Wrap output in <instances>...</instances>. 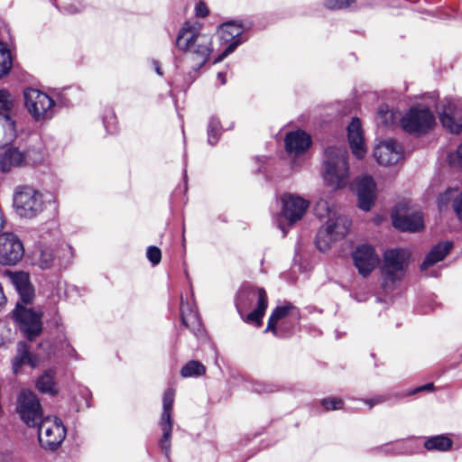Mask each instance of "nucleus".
Returning a JSON list of instances; mask_svg holds the SVG:
<instances>
[{
	"label": "nucleus",
	"instance_id": "obj_1",
	"mask_svg": "<svg viewBox=\"0 0 462 462\" xmlns=\"http://www.w3.org/2000/svg\"><path fill=\"white\" fill-rule=\"evenodd\" d=\"M315 214L320 219H325L316 236V245L319 251L326 252L332 244L343 239L349 232L351 220L340 214L335 207L320 199L315 205Z\"/></svg>",
	"mask_w": 462,
	"mask_h": 462
},
{
	"label": "nucleus",
	"instance_id": "obj_2",
	"mask_svg": "<svg viewBox=\"0 0 462 462\" xmlns=\"http://www.w3.org/2000/svg\"><path fill=\"white\" fill-rule=\"evenodd\" d=\"M176 46L183 51V59L191 62V67L195 71L203 67L213 50L211 36L200 33L197 27L189 23H186L180 31Z\"/></svg>",
	"mask_w": 462,
	"mask_h": 462
},
{
	"label": "nucleus",
	"instance_id": "obj_3",
	"mask_svg": "<svg viewBox=\"0 0 462 462\" xmlns=\"http://www.w3.org/2000/svg\"><path fill=\"white\" fill-rule=\"evenodd\" d=\"M267 305V295L262 288L245 287L237 293L236 306L245 322L254 323L259 327Z\"/></svg>",
	"mask_w": 462,
	"mask_h": 462
},
{
	"label": "nucleus",
	"instance_id": "obj_4",
	"mask_svg": "<svg viewBox=\"0 0 462 462\" xmlns=\"http://www.w3.org/2000/svg\"><path fill=\"white\" fill-rule=\"evenodd\" d=\"M324 181L333 189H341L348 183L347 151L343 146L327 148L323 160Z\"/></svg>",
	"mask_w": 462,
	"mask_h": 462
},
{
	"label": "nucleus",
	"instance_id": "obj_5",
	"mask_svg": "<svg viewBox=\"0 0 462 462\" xmlns=\"http://www.w3.org/2000/svg\"><path fill=\"white\" fill-rule=\"evenodd\" d=\"M407 249L396 248L386 250L382 267L383 287L393 291L403 278L410 260Z\"/></svg>",
	"mask_w": 462,
	"mask_h": 462
},
{
	"label": "nucleus",
	"instance_id": "obj_6",
	"mask_svg": "<svg viewBox=\"0 0 462 462\" xmlns=\"http://www.w3.org/2000/svg\"><path fill=\"white\" fill-rule=\"evenodd\" d=\"M23 101L27 112L35 121H46L53 117L55 101L40 89L26 88L23 90Z\"/></svg>",
	"mask_w": 462,
	"mask_h": 462
},
{
	"label": "nucleus",
	"instance_id": "obj_7",
	"mask_svg": "<svg viewBox=\"0 0 462 462\" xmlns=\"http://www.w3.org/2000/svg\"><path fill=\"white\" fill-rule=\"evenodd\" d=\"M14 207L18 215L33 218L44 208L42 194L31 186H19L14 193Z\"/></svg>",
	"mask_w": 462,
	"mask_h": 462
},
{
	"label": "nucleus",
	"instance_id": "obj_8",
	"mask_svg": "<svg viewBox=\"0 0 462 462\" xmlns=\"http://www.w3.org/2000/svg\"><path fill=\"white\" fill-rule=\"evenodd\" d=\"M37 427L39 441L44 448L55 449L65 439L66 430L57 417H47Z\"/></svg>",
	"mask_w": 462,
	"mask_h": 462
},
{
	"label": "nucleus",
	"instance_id": "obj_9",
	"mask_svg": "<svg viewBox=\"0 0 462 462\" xmlns=\"http://www.w3.org/2000/svg\"><path fill=\"white\" fill-rule=\"evenodd\" d=\"M175 398V392L171 388L165 390L162 398V412L159 420V426L162 436L160 439V447L166 457L171 451V432L173 427L172 410Z\"/></svg>",
	"mask_w": 462,
	"mask_h": 462
},
{
	"label": "nucleus",
	"instance_id": "obj_10",
	"mask_svg": "<svg viewBox=\"0 0 462 462\" xmlns=\"http://www.w3.org/2000/svg\"><path fill=\"white\" fill-rule=\"evenodd\" d=\"M17 412L28 427H36L42 420L41 403L34 393L23 390L17 400Z\"/></svg>",
	"mask_w": 462,
	"mask_h": 462
},
{
	"label": "nucleus",
	"instance_id": "obj_11",
	"mask_svg": "<svg viewBox=\"0 0 462 462\" xmlns=\"http://www.w3.org/2000/svg\"><path fill=\"white\" fill-rule=\"evenodd\" d=\"M439 120L444 128L452 134L462 131V98H446L439 108Z\"/></svg>",
	"mask_w": 462,
	"mask_h": 462
},
{
	"label": "nucleus",
	"instance_id": "obj_12",
	"mask_svg": "<svg viewBox=\"0 0 462 462\" xmlns=\"http://www.w3.org/2000/svg\"><path fill=\"white\" fill-rule=\"evenodd\" d=\"M435 123V117L429 108H411L402 118V128L408 133H425Z\"/></svg>",
	"mask_w": 462,
	"mask_h": 462
},
{
	"label": "nucleus",
	"instance_id": "obj_13",
	"mask_svg": "<svg viewBox=\"0 0 462 462\" xmlns=\"http://www.w3.org/2000/svg\"><path fill=\"white\" fill-rule=\"evenodd\" d=\"M14 316L19 323L21 330L29 340H32L40 335L42 331V315L40 313L17 304Z\"/></svg>",
	"mask_w": 462,
	"mask_h": 462
},
{
	"label": "nucleus",
	"instance_id": "obj_14",
	"mask_svg": "<svg viewBox=\"0 0 462 462\" xmlns=\"http://www.w3.org/2000/svg\"><path fill=\"white\" fill-rule=\"evenodd\" d=\"M282 217H283L290 226L300 220L305 215L310 201L299 195L285 193L281 198Z\"/></svg>",
	"mask_w": 462,
	"mask_h": 462
},
{
	"label": "nucleus",
	"instance_id": "obj_15",
	"mask_svg": "<svg viewBox=\"0 0 462 462\" xmlns=\"http://www.w3.org/2000/svg\"><path fill=\"white\" fill-rule=\"evenodd\" d=\"M355 266L358 273L365 277L379 263V257L372 245L364 244L358 245L352 254Z\"/></svg>",
	"mask_w": 462,
	"mask_h": 462
},
{
	"label": "nucleus",
	"instance_id": "obj_16",
	"mask_svg": "<svg viewBox=\"0 0 462 462\" xmlns=\"http://www.w3.org/2000/svg\"><path fill=\"white\" fill-rule=\"evenodd\" d=\"M374 156L381 165L388 166L397 163L403 156V149L395 140L389 139L377 144Z\"/></svg>",
	"mask_w": 462,
	"mask_h": 462
},
{
	"label": "nucleus",
	"instance_id": "obj_17",
	"mask_svg": "<svg viewBox=\"0 0 462 462\" xmlns=\"http://www.w3.org/2000/svg\"><path fill=\"white\" fill-rule=\"evenodd\" d=\"M283 319H288L291 326H295L300 319L299 310L289 302L276 307L269 318L265 332L271 331L273 335H278L277 324Z\"/></svg>",
	"mask_w": 462,
	"mask_h": 462
},
{
	"label": "nucleus",
	"instance_id": "obj_18",
	"mask_svg": "<svg viewBox=\"0 0 462 462\" xmlns=\"http://www.w3.org/2000/svg\"><path fill=\"white\" fill-rule=\"evenodd\" d=\"M358 207L369 211L375 199V183L371 176L364 175L356 180Z\"/></svg>",
	"mask_w": 462,
	"mask_h": 462
},
{
	"label": "nucleus",
	"instance_id": "obj_19",
	"mask_svg": "<svg viewBox=\"0 0 462 462\" xmlns=\"http://www.w3.org/2000/svg\"><path fill=\"white\" fill-rule=\"evenodd\" d=\"M219 34L220 38L225 42H228L233 41L226 49L215 60L214 63L219 62L223 60L226 56L232 53L236 48L240 44L239 40H236V37L241 35L243 32V28L240 23L236 22H228L222 24L219 27Z\"/></svg>",
	"mask_w": 462,
	"mask_h": 462
},
{
	"label": "nucleus",
	"instance_id": "obj_20",
	"mask_svg": "<svg viewBox=\"0 0 462 462\" xmlns=\"http://www.w3.org/2000/svg\"><path fill=\"white\" fill-rule=\"evenodd\" d=\"M26 158L25 152L19 148L6 147L0 152V171L8 173L16 168L23 167L26 164Z\"/></svg>",
	"mask_w": 462,
	"mask_h": 462
},
{
	"label": "nucleus",
	"instance_id": "obj_21",
	"mask_svg": "<svg viewBox=\"0 0 462 462\" xmlns=\"http://www.w3.org/2000/svg\"><path fill=\"white\" fill-rule=\"evenodd\" d=\"M393 225L401 231L416 232L423 228V217L420 212L411 211V213L393 214Z\"/></svg>",
	"mask_w": 462,
	"mask_h": 462
},
{
	"label": "nucleus",
	"instance_id": "obj_22",
	"mask_svg": "<svg viewBox=\"0 0 462 462\" xmlns=\"http://www.w3.org/2000/svg\"><path fill=\"white\" fill-rule=\"evenodd\" d=\"M347 137L353 154L362 159L366 153L361 123L358 118H353L347 127Z\"/></svg>",
	"mask_w": 462,
	"mask_h": 462
},
{
	"label": "nucleus",
	"instance_id": "obj_23",
	"mask_svg": "<svg viewBox=\"0 0 462 462\" xmlns=\"http://www.w3.org/2000/svg\"><path fill=\"white\" fill-rule=\"evenodd\" d=\"M8 275L22 301L25 304L30 303L33 299L34 290L30 282L29 274L23 272H8Z\"/></svg>",
	"mask_w": 462,
	"mask_h": 462
},
{
	"label": "nucleus",
	"instance_id": "obj_24",
	"mask_svg": "<svg viewBox=\"0 0 462 462\" xmlns=\"http://www.w3.org/2000/svg\"><path fill=\"white\" fill-rule=\"evenodd\" d=\"M284 143L287 152L297 155L310 147L311 139L304 131L297 130L287 134Z\"/></svg>",
	"mask_w": 462,
	"mask_h": 462
},
{
	"label": "nucleus",
	"instance_id": "obj_25",
	"mask_svg": "<svg viewBox=\"0 0 462 462\" xmlns=\"http://www.w3.org/2000/svg\"><path fill=\"white\" fill-rule=\"evenodd\" d=\"M180 315L182 324L187 327L196 337L203 334L200 318L196 310L192 309L188 303L181 299Z\"/></svg>",
	"mask_w": 462,
	"mask_h": 462
},
{
	"label": "nucleus",
	"instance_id": "obj_26",
	"mask_svg": "<svg viewBox=\"0 0 462 462\" xmlns=\"http://www.w3.org/2000/svg\"><path fill=\"white\" fill-rule=\"evenodd\" d=\"M452 248L451 242H441L435 245L428 254L425 260L421 263V271H426L436 263L442 261Z\"/></svg>",
	"mask_w": 462,
	"mask_h": 462
},
{
	"label": "nucleus",
	"instance_id": "obj_27",
	"mask_svg": "<svg viewBox=\"0 0 462 462\" xmlns=\"http://www.w3.org/2000/svg\"><path fill=\"white\" fill-rule=\"evenodd\" d=\"M23 365H30L32 367L36 365L33 356L30 353L29 346L24 342H19L17 344V354L13 361V370L14 374L18 373V370Z\"/></svg>",
	"mask_w": 462,
	"mask_h": 462
},
{
	"label": "nucleus",
	"instance_id": "obj_28",
	"mask_svg": "<svg viewBox=\"0 0 462 462\" xmlns=\"http://www.w3.org/2000/svg\"><path fill=\"white\" fill-rule=\"evenodd\" d=\"M32 262L41 269H49L54 262L53 251L49 246L40 245L32 253Z\"/></svg>",
	"mask_w": 462,
	"mask_h": 462
},
{
	"label": "nucleus",
	"instance_id": "obj_29",
	"mask_svg": "<svg viewBox=\"0 0 462 462\" xmlns=\"http://www.w3.org/2000/svg\"><path fill=\"white\" fill-rule=\"evenodd\" d=\"M17 101L15 97L7 89H0V117L15 114Z\"/></svg>",
	"mask_w": 462,
	"mask_h": 462
},
{
	"label": "nucleus",
	"instance_id": "obj_30",
	"mask_svg": "<svg viewBox=\"0 0 462 462\" xmlns=\"http://www.w3.org/2000/svg\"><path fill=\"white\" fill-rule=\"evenodd\" d=\"M15 114L2 116L0 123V131H3V142L10 143L15 139L17 135L16 123L14 120Z\"/></svg>",
	"mask_w": 462,
	"mask_h": 462
},
{
	"label": "nucleus",
	"instance_id": "obj_31",
	"mask_svg": "<svg viewBox=\"0 0 462 462\" xmlns=\"http://www.w3.org/2000/svg\"><path fill=\"white\" fill-rule=\"evenodd\" d=\"M37 389L43 393L55 395L57 393L54 374L52 371L42 374L36 381Z\"/></svg>",
	"mask_w": 462,
	"mask_h": 462
},
{
	"label": "nucleus",
	"instance_id": "obj_32",
	"mask_svg": "<svg viewBox=\"0 0 462 462\" xmlns=\"http://www.w3.org/2000/svg\"><path fill=\"white\" fill-rule=\"evenodd\" d=\"M452 440L444 435L432 437L425 441L424 447L428 450L448 451L452 447Z\"/></svg>",
	"mask_w": 462,
	"mask_h": 462
},
{
	"label": "nucleus",
	"instance_id": "obj_33",
	"mask_svg": "<svg viewBox=\"0 0 462 462\" xmlns=\"http://www.w3.org/2000/svg\"><path fill=\"white\" fill-rule=\"evenodd\" d=\"M206 372L205 366L199 361L188 362L180 370L182 377L200 376Z\"/></svg>",
	"mask_w": 462,
	"mask_h": 462
},
{
	"label": "nucleus",
	"instance_id": "obj_34",
	"mask_svg": "<svg viewBox=\"0 0 462 462\" xmlns=\"http://www.w3.org/2000/svg\"><path fill=\"white\" fill-rule=\"evenodd\" d=\"M12 64L13 61L9 50L0 42V79L8 74Z\"/></svg>",
	"mask_w": 462,
	"mask_h": 462
},
{
	"label": "nucleus",
	"instance_id": "obj_35",
	"mask_svg": "<svg viewBox=\"0 0 462 462\" xmlns=\"http://www.w3.org/2000/svg\"><path fill=\"white\" fill-rule=\"evenodd\" d=\"M221 134V126L220 122L215 118L212 117L209 120L208 127V142L209 144L214 145L217 143V142L219 139V136Z\"/></svg>",
	"mask_w": 462,
	"mask_h": 462
},
{
	"label": "nucleus",
	"instance_id": "obj_36",
	"mask_svg": "<svg viewBox=\"0 0 462 462\" xmlns=\"http://www.w3.org/2000/svg\"><path fill=\"white\" fill-rule=\"evenodd\" d=\"M457 191V190L456 189H448L445 192L441 193L439 196L438 206L440 210L445 208L448 205V203L450 202L451 199H455V198L457 196L456 195Z\"/></svg>",
	"mask_w": 462,
	"mask_h": 462
},
{
	"label": "nucleus",
	"instance_id": "obj_37",
	"mask_svg": "<svg viewBox=\"0 0 462 462\" xmlns=\"http://www.w3.org/2000/svg\"><path fill=\"white\" fill-rule=\"evenodd\" d=\"M343 403V400L337 397L325 398L321 401V405L327 411L342 409Z\"/></svg>",
	"mask_w": 462,
	"mask_h": 462
},
{
	"label": "nucleus",
	"instance_id": "obj_38",
	"mask_svg": "<svg viewBox=\"0 0 462 462\" xmlns=\"http://www.w3.org/2000/svg\"><path fill=\"white\" fill-rule=\"evenodd\" d=\"M378 118L380 124L388 125L393 122V114L387 106H381L378 109Z\"/></svg>",
	"mask_w": 462,
	"mask_h": 462
},
{
	"label": "nucleus",
	"instance_id": "obj_39",
	"mask_svg": "<svg viewBox=\"0 0 462 462\" xmlns=\"http://www.w3.org/2000/svg\"><path fill=\"white\" fill-rule=\"evenodd\" d=\"M354 3V0H326L324 5L327 8L335 10V9H343L350 6Z\"/></svg>",
	"mask_w": 462,
	"mask_h": 462
},
{
	"label": "nucleus",
	"instance_id": "obj_40",
	"mask_svg": "<svg viewBox=\"0 0 462 462\" xmlns=\"http://www.w3.org/2000/svg\"><path fill=\"white\" fill-rule=\"evenodd\" d=\"M146 256L153 265H156L161 262L162 252L157 246L152 245L147 248Z\"/></svg>",
	"mask_w": 462,
	"mask_h": 462
},
{
	"label": "nucleus",
	"instance_id": "obj_41",
	"mask_svg": "<svg viewBox=\"0 0 462 462\" xmlns=\"http://www.w3.org/2000/svg\"><path fill=\"white\" fill-rule=\"evenodd\" d=\"M253 390L258 393H265L275 392L278 390V387L273 383L258 382L254 385Z\"/></svg>",
	"mask_w": 462,
	"mask_h": 462
},
{
	"label": "nucleus",
	"instance_id": "obj_42",
	"mask_svg": "<svg viewBox=\"0 0 462 462\" xmlns=\"http://www.w3.org/2000/svg\"><path fill=\"white\" fill-rule=\"evenodd\" d=\"M294 326H291V323L288 319L280 320L277 324L278 335H274L275 337H282L286 336Z\"/></svg>",
	"mask_w": 462,
	"mask_h": 462
},
{
	"label": "nucleus",
	"instance_id": "obj_43",
	"mask_svg": "<svg viewBox=\"0 0 462 462\" xmlns=\"http://www.w3.org/2000/svg\"><path fill=\"white\" fill-rule=\"evenodd\" d=\"M453 208L459 220H462V192L453 201Z\"/></svg>",
	"mask_w": 462,
	"mask_h": 462
},
{
	"label": "nucleus",
	"instance_id": "obj_44",
	"mask_svg": "<svg viewBox=\"0 0 462 462\" xmlns=\"http://www.w3.org/2000/svg\"><path fill=\"white\" fill-rule=\"evenodd\" d=\"M450 162L462 169V143L457 147L456 152L450 156Z\"/></svg>",
	"mask_w": 462,
	"mask_h": 462
},
{
	"label": "nucleus",
	"instance_id": "obj_45",
	"mask_svg": "<svg viewBox=\"0 0 462 462\" xmlns=\"http://www.w3.org/2000/svg\"><path fill=\"white\" fill-rule=\"evenodd\" d=\"M195 10H196L197 16H199V17H205L208 14V7L202 2H199L196 5Z\"/></svg>",
	"mask_w": 462,
	"mask_h": 462
},
{
	"label": "nucleus",
	"instance_id": "obj_46",
	"mask_svg": "<svg viewBox=\"0 0 462 462\" xmlns=\"http://www.w3.org/2000/svg\"><path fill=\"white\" fill-rule=\"evenodd\" d=\"M385 401L383 396H376L374 398L366 399L365 402L369 406V409H372L374 405L383 403Z\"/></svg>",
	"mask_w": 462,
	"mask_h": 462
},
{
	"label": "nucleus",
	"instance_id": "obj_47",
	"mask_svg": "<svg viewBox=\"0 0 462 462\" xmlns=\"http://www.w3.org/2000/svg\"><path fill=\"white\" fill-rule=\"evenodd\" d=\"M64 11L68 14H76L81 10L79 5H68L63 7Z\"/></svg>",
	"mask_w": 462,
	"mask_h": 462
},
{
	"label": "nucleus",
	"instance_id": "obj_48",
	"mask_svg": "<svg viewBox=\"0 0 462 462\" xmlns=\"http://www.w3.org/2000/svg\"><path fill=\"white\" fill-rule=\"evenodd\" d=\"M433 389V383H427V384H424L420 387H418L416 389H414L411 393H419L420 391H430Z\"/></svg>",
	"mask_w": 462,
	"mask_h": 462
},
{
	"label": "nucleus",
	"instance_id": "obj_49",
	"mask_svg": "<svg viewBox=\"0 0 462 462\" xmlns=\"http://www.w3.org/2000/svg\"><path fill=\"white\" fill-rule=\"evenodd\" d=\"M153 66H154V69H155L156 73H157L158 75L162 76V70H161V68H160V64H159V62H158V61H156V60H154V61H153Z\"/></svg>",
	"mask_w": 462,
	"mask_h": 462
},
{
	"label": "nucleus",
	"instance_id": "obj_50",
	"mask_svg": "<svg viewBox=\"0 0 462 462\" xmlns=\"http://www.w3.org/2000/svg\"><path fill=\"white\" fill-rule=\"evenodd\" d=\"M217 79L220 81L221 85H224L226 83V76L224 73L219 72L217 73Z\"/></svg>",
	"mask_w": 462,
	"mask_h": 462
},
{
	"label": "nucleus",
	"instance_id": "obj_51",
	"mask_svg": "<svg viewBox=\"0 0 462 462\" xmlns=\"http://www.w3.org/2000/svg\"><path fill=\"white\" fill-rule=\"evenodd\" d=\"M4 327L0 324V346L5 343V337L3 336Z\"/></svg>",
	"mask_w": 462,
	"mask_h": 462
},
{
	"label": "nucleus",
	"instance_id": "obj_52",
	"mask_svg": "<svg viewBox=\"0 0 462 462\" xmlns=\"http://www.w3.org/2000/svg\"><path fill=\"white\" fill-rule=\"evenodd\" d=\"M278 226L282 231L283 236H285L287 234V230L285 229L284 226L281 222H279Z\"/></svg>",
	"mask_w": 462,
	"mask_h": 462
}]
</instances>
